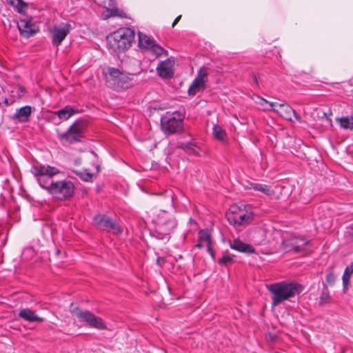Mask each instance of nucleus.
Returning a JSON list of instances; mask_svg holds the SVG:
<instances>
[{"mask_svg": "<svg viewBox=\"0 0 353 353\" xmlns=\"http://www.w3.org/2000/svg\"><path fill=\"white\" fill-rule=\"evenodd\" d=\"M31 172L37 178L39 185L48 190L57 199L65 201L73 196L75 188L72 181L69 180L50 181L52 176L60 173V170L56 167L37 164L32 167Z\"/></svg>", "mask_w": 353, "mask_h": 353, "instance_id": "obj_1", "label": "nucleus"}, {"mask_svg": "<svg viewBox=\"0 0 353 353\" xmlns=\"http://www.w3.org/2000/svg\"><path fill=\"white\" fill-rule=\"evenodd\" d=\"M153 222L154 228L150 230V234L159 240L169 239L171 232L178 225L174 214L164 210L159 211Z\"/></svg>", "mask_w": 353, "mask_h": 353, "instance_id": "obj_2", "label": "nucleus"}, {"mask_svg": "<svg viewBox=\"0 0 353 353\" xmlns=\"http://www.w3.org/2000/svg\"><path fill=\"white\" fill-rule=\"evenodd\" d=\"M266 288L272 294V305H278L285 300L299 295L303 290V286L298 283L284 281L270 285Z\"/></svg>", "mask_w": 353, "mask_h": 353, "instance_id": "obj_3", "label": "nucleus"}, {"mask_svg": "<svg viewBox=\"0 0 353 353\" xmlns=\"http://www.w3.org/2000/svg\"><path fill=\"white\" fill-rule=\"evenodd\" d=\"M135 32L129 28H120L107 36V47L114 53H121L128 50L134 41Z\"/></svg>", "mask_w": 353, "mask_h": 353, "instance_id": "obj_4", "label": "nucleus"}, {"mask_svg": "<svg viewBox=\"0 0 353 353\" xmlns=\"http://www.w3.org/2000/svg\"><path fill=\"white\" fill-rule=\"evenodd\" d=\"M88 127V122L83 119L75 121L65 132H60L57 130V137L61 141L69 144L83 142L85 139V132Z\"/></svg>", "mask_w": 353, "mask_h": 353, "instance_id": "obj_5", "label": "nucleus"}, {"mask_svg": "<svg viewBox=\"0 0 353 353\" xmlns=\"http://www.w3.org/2000/svg\"><path fill=\"white\" fill-rule=\"evenodd\" d=\"M184 115L178 111L167 112L161 117V125L163 132L168 135L183 132Z\"/></svg>", "mask_w": 353, "mask_h": 353, "instance_id": "obj_6", "label": "nucleus"}, {"mask_svg": "<svg viewBox=\"0 0 353 353\" xmlns=\"http://www.w3.org/2000/svg\"><path fill=\"white\" fill-rule=\"evenodd\" d=\"M71 312L80 322L86 323L90 327L101 330L107 329L106 324L103 319L99 316H97L89 310H82L79 307H75L71 308Z\"/></svg>", "mask_w": 353, "mask_h": 353, "instance_id": "obj_7", "label": "nucleus"}, {"mask_svg": "<svg viewBox=\"0 0 353 353\" xmlns=\"http://www.w3.org/2000/svg\"><path fill=\"white\" fill-rule=\"evenodd\" d=\"M267 104L268 107H266V110H272L283 119L293 123L295 121L301 123L302 121L300 115L288 104L278 102H270L266 100V105Z\"/></svg>", "mask_w": 353, "mask_h": 353, "instance_id": "obj_8", "label": "nucleus"}, {"mask_svg": "<svg viewBox=\"0 0 353 353\" xmlns=\"http://www.w3.org/2000/svg\"><path fill=\"white\" fill-rule=\"evenodd\" d=\"M138 46L141 50L150 51L157 57L168 54V51L157 44L153 38L141 32H138Z\"/></svg>", "mask_w": 353, "mask_h": 353, "instance_id": "obj_9", "label": "nucleus"}, {"mask_svg": "<svg viewBox=\"0 0 353 353\" xmlns=\"http://www.w3.org/2000/svg\"><path fill=\"white\" fill-rule=\"evenodd\" d=\"M108 82L115 90H125L132 85V79L119 69L111 68Z\"/></svg>", "mask_w": 353, "mask_h": 353, "instance_id": "obj_10", "label": "nucleus"}, {"mask_svg": "<svg viewBox=\"0 0 353 353\" xmlns=\"http://www.w3.org/2000/svg\"><path fill=\"white\" fill-rule=\"evenodd\" d=\"M93 221L99 230L111 232L114 234H119L122 232V230L117 221L106 214H98L95 215Z\"/></svg>", "mask_w": 353, "mask_h": 353, "instance_id": "obj_11", "label": "nucleus"}, {"mask_svg": "<svg viewBox=\"0 0 353 353\" xmlns=\"http://www.w3.org/2000/svg\"><path fill=\"white\" fill-rule=\"evenodd\" d=\"M228 222L234 226H239L248 224L253 219L252 213L248 214L247 212L236 206H232L226 214Z\"/></svg>", "mask_w": 353, "mask_h": 353, "instance_id": "obj_12", "label": "nucleus"}, {"mask_svg": "<svg viewBox=\"0 0 353 353\" xmlns=\"http://www.w3.org/2000/svg\"><path fill=\"white\" fill-rule=\"evenodd\" d=\"M71 25L62 23L59 25H54L50 32L52 34V43L54 46H59L70 33Z\"/></svg>", "mask_w": 353, "mask_h": 353, "instance_id": "obj_13", "label": "nucleus"}, {"mask_svg": "<svg viewBox=\"0 0 353 353\" xmlns=\"http://www.w3.org/2000/svg\"><path fill=\"white\" fill-rule=\"evenodd\" d=\"M99 1L106 9V12H108L105 18L110 17H126L123 11L117 8V0H99Z\"/></svg>", "mask_w": 353, "mask_h": 353, "instance_id": "obj_14", "label": "nucleus"}, {"mask_svg": "<svg viewBox=\"0 0 353 353\" xmlns=\"http://www.w3.org/2000/svg\"><path fill=\"white\" fill-rule=\"evenodd\" d=\"M99 1L106 9V12H108L105 18L110 17H126L123 11L117 8V0H99Z\"/></svg>", "mask_w": 353, "mask_h": 353, "instance_id": "obj_15", "label": "nucleus"}, {"mask_svg": "<svg viewBox=\"0 0 353 353\" xmlns=\"http://www.w3.org/2000/svg\"><path fill=\"white\" fill-rule=\"evenodd\" d=\"M21 36L29 38L34 34L38 30L35 29V26L30 20L21 19L17 24Z\"/></svg>", "mask_w": 353, "mask_h": 353, "instance_id": "obj_16", "label": "nucleus"}, {"mask_svg": "<svg viewBox=\"0 0 353 353\" xmlns=\"http://www.w3.org/2000/svg\"><path fill=\"white\" fill-rule=\"evenodd\" d=\"M157 72L163 79L172 78L174 75V71L172 70V61L170 59L160 62L157 67Z\"/></svg>", "mask_w": 353, "mask_h": 353, "instance_id": "obj_17", "label": "nucleus"}, {"mask_svg": "<svg viewBox=\"0 0 353 353\" xmlns=\"http://www.w3.org/2000/svg\"><path fill=\"white\" fill-rule=\"evenodd\" d=\"M32 108L30 105H25L17 109L15 113L11 117L12 120H17L19 123H26L30 121Z\"/></svg>", "mask_w": 353, "mask_h": 353, "instance_id": "obj_18", "label": "nucleus"}, {"mask_svg": "<svg viewBox=\"0 0 353 353\" xmlns=\"http://www.w3.org/2000/svg\"><path fill=\"white\" fill-rule=\"evenodd\" d=\"M18 316L20 319L30 323H43L45 321L43 318L39 316L34 311L30 308H23L20 310Z\"/></svg>", "mask_w": 353, "mask_h": 353, "instance_id": "obj_19", "label": "nucleus"}, {"mask_svg": "<svg viewBox=\"0 0 353 353\" xmlns=\"http://www.w3.org/2000/svg\"><path fill=\"white\" fill-rule=\"evenodd\" d=\"M230 248L243 253H255V250L251 245L243 243L239 239H234L233 242L230 243Z\"/></svg>", "mask_w": 353, "mask_h": 353, "instance_id": "obj_20", "label": "nucleus"}, {"mask_svg": "<svg viewBox=\"0 0 353 353\" xmlns=\"http://www.w3.org/2000/svg\"><path fill=\"white\" fill-rule=\"evenodd\" d=\"M176 148L184 150L189 155L199 156V147L194 143H181L176 145Z\"/></svg>", "mask_w": 353, "mask_h": 353, "instance_id": "obj_21", "label": "nucleus"}, {"mask_svg": "<svg viewBox=\"0 0 353 353\" xmlns=\"http://www.w3.org/2000/svg\"><path fill=\"white\" fill-rule=\"evenodd\" d=\"M206 81H201L200 79H196L192 81L188 89V94L190 96H194L201 90L205 88Z\"/></svg>", "mask_w": 353, "mask_h": 353, "instance_id": "obj_22", "label": "nucleus"}, {"mask_svg": "<svg viewBox=\"0 0 353 353\" xmlns=\"http://www.w3.org/2000/svg\"><path fill=\"white\" fill-rule=\"evenodd\" d=\"M77 112V110L70 105H66L64 108L55 112L54 114L57 115L60 119L67 120Z\"/></svg>", "mask_w": 353, "mask_h": 353, "instance_id": "obj_23", "label": "nucleus"}, {"mask_svg": "<svg viewBox=\"0 0 353 353\" xmlns=\"http://www.w3.org/2000/svg\"><path fill=\"white\" fill-rule=\"evenodd\" d=\"M323 290L319 297V305H324L331 301V296L327 285L323 283Z\"/></svg>", "mask_w": 353, "mask_h": 353, "instance_id": "obj_24", "label": "nucleus"}, {"mask_svg": "<svg viewBox=\"0 0 353 353\" xmlns=\"http://www.w3.org/2000/svg\"><path fill=\"white\" fill-rule=\"evenodd\" d=\"M353 273V261L350 263V265L347 266L345 269L343 275L342 276L343 280V285L345 289L350 283V276Z\"/></svg>", "mask_w": 353, "mask_h": 353, "instance_id": "obj_25", "label": "nucleus"}, {"mask_svg": "<svg viewBox=\"0 0 353 353\" xmlns=\"http://www.w3.org/2000/svg\"><path fill=\"white\" fill-rule=\"evenodd\" d=\"M8 3L13 6L18 12L23 13L28 4L22 0H8Z\"/></svg>", "mask_w": 353, "mask_h": 353, "instance_id": "obj_26", "label": "nucleus"}, {"mask_svg": "<svg viewBox=\"0 0 353 353\" xmlns=\"http://www.w3.org/2000/svg\"><path fill=\"white\" fill-rule=\"evenodd\" d=\"M213 134L216 139L223 141L226 136V132L219 125H214L213 128Z\"/></svg>", "mask_w": 353, "mask_h": 353, "instance_id": "obj_27", "label": "nucleus"}, {"mask_svg": "<svg viewBox=\"0 0 353 353\" xmlns=\"http://www.w3.org/2000/svg\"><path fill=\"white\" fill-rule=\"evenodd\" d=\"M199 240L203 243L205 242L207 245L212 244V238L208 230H201L199 232Z\"/></svg>", "mask_w": 353, "mask_h": 353, "instance_id": "obj_28", "label": "nucleus"}, {"mask_svg": "<svg viewBox=\"0 0 353 353\" xmlns=\"http://www.w3.org/2000/svg\"><path fill=\"white\" fill-rule=\"evenodd\" d=\"M339 123L343 128L350 130L353 129V117L351 118L342 117L339 119Z\"/></svg>", "mask_w": 353, "mask_h": 353, "instance_id": "obj_29", "label": "nucleus"}, {"mask_svg": "<svg viewBox=\"0 0 353 353\" xmlns=\"http://www.w3.org/2000/svg\"><path fill=\"white\" fill-rule=\"evenodd\" d=\"M35 256V251L32 248H26L22 252L21 257L23 260H31Z\"/></svg>", "mask_w": 353, "mask_h": 353, "instance_id": "obj_30", "label": "nucleus"}, {"mask_svg": "<svg viewBox=\"0 0 353 353\" xmlns=\"http://www.w3.org/2000/svg\"><path fill=\"white\" fill-rule=\"evenodd\" d=\"M218 263L221 265L227 266L234 262L233 256L224 255L221 258L219 259Z\"/></svg>", "mask_w": 353, "mask_h": 353, "instance_id": "obj_31", "label": "nucleus"}, {"mask_svg": "<svg viewBox=\"0 0 353 353\" xmlns=\"http://www.w3.org/2000/svg\"><path fill=\"white\" fill-rule=\"evenodd\" d=\"M75 173L81 180L85 182H90L92 181L93 174L87 172L86 170L84 172H75Z\"/></svg>", "mask_w": 353, "mask_h": 353, "instance_id": "obj_32", "label": "nucleus"}, {"mask_svg": "<svg viewBox=\"0 0 353 353\" xmlns=\"http://www.w3.org/2000/svg\"><path fill=\"white\" fill-rule=\"evenodd\" d=\"M301 241V244H296L292 246V248L290 250H292L295 253H299L303 250V247L309 244L308 241H304L303 239H300Z\"/></svg>", "mask_w": 353, "mask_h": 353, "instance_id": "obj_33", "label": "nucleus"}, {"mask_svg": "<svg viewBox=\"0 0 353 353\" xmlns=\"http://www.w3.org/2000/svg\"><path fill=\"white\" fill-rule=\"evenodd\" d=\"M335 281H336V276L335 274L330 272H329L327 275H326V277H325V282H324L327 286L328 287L329 286H332L334 285L335 283Z\"/></svg>", "mask_w": 353, "mask_h": 353, "instance_id": "obj_34", "label": "nucleus"}, {"mask_svg": "<svg viewBox=\"0 0 353 353\" xmlns=\"http://www.w3.org/2000/svg\"><path fill=\"white\" fill-rule=\"evenodd\" d=\"M208 72L207 69L205 67H202L200 68L197 77L195 78L196 79H200L201 81H206L205 78L208 77Z\"/></svg>", "mask_w": 353, "mask_h": 353, "instance_id": "obj_35", "label": "nucleus"}, {"mask_svg": "<svg viewBox=\"0 0 353 353\" xmlns=\"http://www.w3.org/2000/svg\"><path fill=\"white\" fill-rule=\"evenodd\" d=\"M250 186L249 188H252L255 190H259L262 192H265V188L261 184L256 183H250Z\"/></svg>", "mask_w": 353, "mask_h": 353, "instance_id": "obj_36", "label": "nucleus"}, {"mask_svg": "<svg viewBox=\"0 0 353 353\" xmlns=\"http://www.w3.org/2000/svg\"><path fill=\"white\" fill-rule=\"evenodd\" d=\"M165 262H166L165 258L162 257V256L157 257V259L156 260L157 264L160 267H163L165 265Z\"/></svg>", "mask_w": 353, "mask_h": 353, "instance_id": "obj_37", "label": "nucleus"}, {"mask_svg": "<svg viewBox=\"0 0 353 353\" xmlns=\"http://www.w3.org/2000/svg\"><path fill=\"white\" fill-rule=\"evenodd\" d=\"M207 250L213 259H215V252L213 250L212 244L207 245Z\"/></svg>", "mask_w": 353, "mask_h": 353, "instance_id": "obj_38", "label": "nucleus"}, {"mask_svg": "<svg viewBox=\"0 0 353 353\" xmlns=\"http://www.w3.org/2000/svg\"><path fill=\"white\" fill-rule=\"evenodd\" d=\"M253 100H254V101L256 103H261L262 104V101H264L265 99L258 95H255L253 98Z\"/></svg>", "mask_w": 353, "mask_h": 353, "instance_id": "obj_39", "label": "nucleus"}, {"mask_svg": "<svg viewBox=\"0 0 353 353\" xmlns=\"http://www.w3.org/2000/svg\"><path fill=\"white\" fill-rule=\"evenodd\" d=\"M268 336L270 341L272 342H275L278 339V336L274 334L269 333Z\"/></svg>", "mask_w": 353, "mask_h": 353, "instance_id": "obj_40", "label": "nucleus"}, {"mask_svg": "<svg viewBox=\"0 0 353 353\" xmlns=\"http://www.w3.org/2000/svg\"><path fill=\"white\" fill-rule=\"evenodd\" d=\"M265 192H266V195L271 196L272 193H273L274 192V190H272V187H269V188L266 187Z\"/></svg>", "mask_w": 353, "mask_h": 353, "instance_id": "obj_41", "label": "nucleus"}, {"mask_svg": "<svg viewBox=\"0 0 353 353\" xmlns=\"http://www.w3.org/2000/svg\"><path fill=\"white\" fill-rule=\"evenodd\" d=\"M181 15L178 16V17L174 19V22L172 23V27H174V26H175V25H176L179 21V20L181 19Z\"/></svg>", "mask_w": 353, "mask_h": 353, "instance_id": "obj_42", "label": "nucleus"}, {"mask_svg": "<svg viewBox=\"0 0 353 353\" xmlns=\"http://www.w3.org/2000/svg\"><path fill=\"white\" fill-rule=\"evenodd\" d=\"M203 242L198 241V243L196 245V247L199 249H201L203 247Z\"/></svg>", "mask_w": 353, "mask_h": 353, "instance_id": "obj_43", "label": "nucleus"}, {"mask_svg": "<svg viewBox=\"0 0 353 353\" xmlns=\"http://www.w3.org/2000/svg\"><path fill=\"white\" fill-rule=\"evenodd\" d=\"M350 234L353 236V223L350 225Z\"/></svg>", "mask_w": 353, "mask_h": 353, "instance_id": "obj_44", "label": "nucleus"}, {"mask_svg": "<svg viewBox=\"0 0 353 353\" xmlns=\"http://www.w3.org/2000/svg\"><path fill=\"white\" fill-rule=\"evenodd\" d=\"M265 312V306H263L261 309V313L263 314V312Z\"/></svg>", "mask_w": 353, "mask_h": 353, "instance_id": "obj_45", "label": "nucleus"}, {"mask_svg": "<svg viewBox=\"0 0 353 353\" xmlns=\"http://www.w3.org/2000/svg\"><path fill=\"white\" fill-rule=\"evenodd\" d=\"M274 188L276 189V190H279V188L277 186H275Z\"/></svg>", "mask_w": 353, "mask_h": 353, "instance_id": "obj_46", "label": "nucleus"}, {"mask_svg": "<svg viewBox=\"0 0 353 353\" xmlns=\"http://www.w3.org/2000/svg\"><path fill=\"white\" fill-rule=\"evenodd\" d=\"M190 222H192L193 221V219L192 218L190 219Z\"/></svg>", "mask_w": 353, "mask_h": 353, "instance_id": "obj_47", "label": "nucleus"}, {"mask_svg": "<svg viewBox=\"0 0 353 353\" xmlns=\"http://www.w3.org/2000/svg\"><path fill=\"white\" fill-rule=\"evenodd\" d=\"M59 252H60V251H59V250H57V254H59Z\"/></svg>", "mask_w": 353, "mask_h": 353, "instance_id": "obj_48", "label": "nucleus"}]
</instances>
